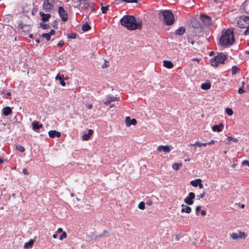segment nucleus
Returning <instances> with one entry per match:
<instances>
[{
	"label": "nucleus",
	"instance_id": "473e14b6",
	"mask_svg": "<svg viewBox=\"0 0 249 249\" xmlns=\"http://www.w3.org/2000/svg\"><path fill=\"white\" fill-rule=\"evenodd\" d=\"M225 111L226 113L229 116H231L233 114V111L231 108H227Z\"/></svg>",
	"mask_w": 249,
	"mask_h": 249
},
{
	"label": "nucleus",
	"instance_id": "9b49d317",
	"mask_svg": "<svg viewBox=\"0 0 249 249\" xmlns=\"http://www.w3.org/2000/svg\"><path fill=\"white\" fill-rule=\"evenodd\" d=\"M33 129L35 131L38 132L40 128H42L43 125L42 124H39L38 122L36 121H34L32 123Z\"/></svg>",
	"mask_w": 249,
	"mask_h": 249
},
{
	"label": "nucleus",
	"instance_id": "603ef678",
	"mask_svg": "<svg viewBox=\"0 0 249 249\" xmlns=\"http://www.w3.org/2000/svg\"><path fill=\"white\" fill-rule=\"evenodd\" d=\"M55 33V31L54 30H52L50 33H49V34L51 36V35H54Z\"/></svg>",
	"mask_w": 249,
	"mask_h": 249
},
{
	"label": "nucleus",
	"instance_id": "79ce46f5",
	"mask_svg": "<svg viewBox=\"0 0 249 249\" xmlns=\"http://www.w3.org/2000/svg\"><path fill=\"white\" fill-rule=\"evenodd\" d=\"M108 10V6H102L101 8L102 12L103 14H106Z\"/></svg>",
	"mask_w": 249,
	"mask_h": 249
},
{
	"label": "nucleus",
	"instance_id": "49530a36",
	"mask_svg": "<svg viewBox=\"0 0 249 249\" xmlns=\"http://www.w3.org/2000/svg\"><path fill=\"white\" fill-rule=\"evenodd\" d=\"M238 92L239 94H242V93H244L245 92V91L244 90V88L241 87L239 89Z\"/></svg>",
	"mask_w": 249,
	"mask_h": 249
},
{
	"label": "nucleus",
	"instance_id": "774afa93",
	"mask_svg": "<svg viewBox=\"0 0 249 249\" xmlns=\"http://www.w3.org/2000/svg\"><path fill=\"white\" fill-rule=\"evenodd\" d=\"M128 120H129V121H131V119H130V118L129 117H127L126 118L125 121L126 122H128Z\"/></svg>",
	"mask_w": 249,
	"mask_h": 249
},
{
	"label": "nucleus",
	"instance_id": "4be33fe9",
	"mask_svg": "<svg viewBox=\"0 0 249 249\" xmlns=\"http://www.w3.org/2000/svg\"><path fill=\"white\" fill-rule=\"evenodd\" d=\"M242 7L246 13L249 14V1H245L242 5Z\"/></svg>",
	"mask_w": 249,
	"mask_h": 249
},
{
	"label": "nucleus",
	"instance_id": "2f4dec72",
	"mask_svg": "<svg viewBox=\"0 0 249 249\" xmlns=\"http://www.w3.org/2000/svg\"><path fill=\"white\" fill-rule=\"evenodd\" d=\"M42 37L45 38L47 41L51 39V36L49 33H44L42 35Z\"/></svg>",
	"mask_w": 249,
	"mask_h": 249
},
{
	"label": "nucleus",
	"instance_id": "4c0bfd02",
	"mask_svg": "<svg viewBox=\"0 0 249 249\" xmlns=\"http://www.w3.org/2000/svg\"><path fill=\"white\" fill-rule=\"evenodd\" d=\"M83 4H84V7H83V9L84 10L89 9V7L90 6V5L91 4L90 3L88 2V1L84 3Z\"/></svg>",
	"mask_w": 249,
	"mask_h": 249
},
{
	"label": "nucleus",
	"instance_id": "6ab92c4d",
	"mask_svg": "<svg viewBox=\"0 0 249 249\" xmlns=\"http://www.w3.org/2000/svg\"><path fill=\"white\" fill-rule=\"evenodd\" d=\"M163 66L167 69H171L173 67L174 64L171 61L164 60Z\"/></svg>",
	"mask_w": 249,
	"mask_h": 249
},
{
	"label": "nucleus",
	"instance_id": "423d86ee",
	"mask_svg": "<svg viewBox=\"0 0 249 249\" xmlns=\"http://www.w3.org/2000/svg\"><path fill=\"white\" fill-rule=\"evenodd\" d=\"M200 18L202 23L206 26H209L212 24L211 18L205 15H201Z\"/></svg>",
	"mask_w": 249,
	"mask_h": 249
},
{
	"label": "nucleus",
	"instance_id": "338daca9",
	"mask_svg": "<svg viewBox=\"0 0 249 249\" xmlns=\"http://www.w3.org/2000/svg\"><path fill=\"white\" fill-rule=\"evenodd\" d=\"M207 145V143H201V146H205Z\"/></svg>",
	"mask_w": 249,
	"mask_h": 249
},
{
	"label": "nucleus",
	"instance_id": "0e129e2a",
	"mask_svg": "<svg viewBox=\"0 0 249 249\" xmlns=\"http://www.w3.org/2000/svg\"><path fill=\"white\" fill-rule=\"evenodd\" d=\"M68 79H69L68 76L64 77V76L63 75V80H67Z\"/></svg>",
	"mask_w": 249,
	"mask_h": 249
},
{
	"label": "nucleus",
	"instance_id": "052dcab7",
	"mask_svg": "<svg viewBox=\"0 0 249 249\" xmlns=\"http://www.w3.org/2000/svg\"><path fill=\"white\" fill-rule=\"evenodd\" d=\"M11 95L10 92H7L6 94V98H8V96H10Z\"/></svg>",
	"mask_w": 249,
	"mask_h": 249
},
{
	"label": "nucleus",
	"instance_id": "393cba45",
	"mask_svg": "<svg viewBox=\"0 0 249 249\" xmlns=\"http://www.w3.org/2000/svg\"><path fill=\"white\" fill-rule=\"evenodd\" d=\"M91 27L88 23H85L82 27V30L83 32H87L90 29Z\"/></svg>",
	"mask_w": 249,
	"mask_h": 249
},
{
	"label": "nucleus",
	"instance_id": "864d4df0",
	"mask_svg": "<svg viewBox=\"0 0 249 249\" xmlns=\"http://www.w3.org/2000/svg\"><path fill=\"white\" fill-rule=\"evenodd\" d=\"M214 143H215V141L213 140H212L210 142H207V144L211 145V144H213Z\"/></svg>",
	"mask_w": 249,
	"mask_h": 249
},
{
	"label": "nucleus",
	"instance_id": "6e6d98bb",
	"mask_svg": "<svg viewBox=\"0 0 249 249\" xmlns=\"http://www.w3.org/2000/svg\"><path fill=\"white\" fill-rule=\"evenodd\" d=\"M63 232V230H62V228H58V229H57V231H56V232H57V233H60V232Z\"/></svg>",
	"mask_w": 249,
	"mask_h": 249
},
{
	"label": "nucleus",
	"instance_id": "4468645a",
	"mask_svg": "<svg viewBox=\"0 0 249 249\" xmlns=\"http://www.w3.org/2000/svg\"><path fill=\"white\" fill-rule=\"evenodd\" d=\"M224 128V125L222 124H220L219 125H215L212 127L213 131L214 132H220L222 131Z\"/></svg>",
	"mask_w": 249,
	"mask_h": 249
},
{
	"label": "nucleus",
	"instance_id": "09e8293b",
	"mask_svg": "<svg viewBox=\"0 0 249 249\" xmlns=\"http://www.w3.org/2000/svg\"><path fill=\"white\" fill-rule=\"evenodd\" d=\"M22 172L24 175H28L29 174V172L28 171L27 169L26 168H23L22 170Z\"/></svg>",
	"mask_w": 249,
	"mask_h": 249
},
{
	"label": "nucleus",
	"instance_id": "69168bd1",
	"mask_svg": "<svg viewBox=\"0 0 249 249\" xmlns=\"http://www.w3.org/2000/svg\"><path fill=\"white\" fill-rule=\"evenodd\" d=\"M3 159H1V158H0V164H2V163H3Z\"/></svg>",
	"mask_w": 249,
	"mask_h": 249
},
{
	"label": "nucleus",
	"instance_id": "4d7b16f0",
	"mask_svg": "<svg viewBox=\"0 0 249 249\" xmlns=\"http://www.w3.org/2000/svg\"><path fill=\"white\" fill-rule=\"evenodd\" d=\"M201 214L202 215H205L206 214V211L205 210H202Z\"/></svg>",
	"mask_w": 249,
	"mask_h": 249
},
{
	"label": "nucleus",
	"instance_id": "bf43d9fd",
	"mask_svg": "<svg viewBox=\"0 0 249 249\" xmlns=\"http://www.w3.org/2000/svg\"><path fill=\"white\" fill-rule=\"evenodd\" d=\"M53 237L54 239H56L57 238V234L55 233L53 235Z\"/></svg>",
	"mask_w": 249,
	"mask_h": 249
},
{
	"label": "nucleus",
	"instance_id": "c9c22d12",
	"mask_svg": "<svg viewBox=\"0 0 249 249\" xmlns=\"http://www.w3.org/2000/svg\"><path fill=\"white\" fill-rule=\"evenodd\" d=\"M138 208L140 209H141V210L144 209V208H145V203L143 201H142V202H140L139 205H138Z\"/></svg>",
	"mask_w": 249,
	"mask_h": 249
},
{
	"label": "nucleus",
	"instance_id": "cd10ccee",
	"mask_svg": "<svg viewBox=\"0 0 249 249\" xmlns=\"http://www.w3.org/2000/svg\"><path fill=\"white\" fill-rule=\"evenodd\" d=\"M239 71H240V69L239 68H238L236 66H232V69H231V74L232 75H235L237 73V72H239Z\"/></svg>",
	"mask_w": 249,
	"mask_h": 249
},
{
	"label": "nucleus",
	"instance_id": "de8ad7c7",
	"mask_svg": "<svg viewBox=\"0 0 249 249\" xmlns=\"http://www.w3.org/2000/svg\"><path fill=\"white\" fill-rule=\"evenodd\" d=\"M64 44V42L63 40H60L58 44H57V46H59V47H62Z\"/></svg>",
	"mask_w": 249,
	"mask_h": 249
},
{
	"label": "nucleus",
	"instance_id": "72a5a7b5",
	"mask_svg": "<svg viewBox=\"0 0 249 249\" xmlns=\"http://www.w3.org/2000/svg\"><path fill=\"white\" fill-rule=\"evenodd\" d=\"M231 236L234 240L239 239L238 234L237 233L233 232L231 234Z\"/></svg>",
	"mask_w": 249,
	"mask_h": 249
},
{
	"label": "nucleus",
	"instance_id": "a18cd8bd",
	"mask_svg": "<svg viewBox=\"0 0 249 249\" xmlns=\"http://www.w3.org/2000/svg\"><path fill=\"white\" fill-rule=\"evenodd\" d=\"M242 165H247L249 167V161L248 160H244L242 162Z\"/></svg>",
	"mask_w": 249,
	"mask_h": 249
},
{
	"label": "nucleus",
	"instance_id": "f03ea898",
	"mask_svg": "<svg viewBox=\"0 0 249 249\" xmlns=\"http://www.w3.org/2000/svg\"><path fill=\"white\" fill-rule=\"evenodd\" d=\"M234 42L233 31L230 29H227L223 32L222 35L220 38V43L225 47L230 46Z\"/></svg>",
	"mask_w": 249,
	"mask_h": 249
},
{
	"label": "nucleus",
	"instance_id": "9d476101",
	"mask_svg": "<svg viewBox=\"0 0 249 249\" xmlns=\"http://www.w3.org/2000/svg\"><path fill=\"white\" fill-rule=\"evenodd\" d=\"M157 150L159 152L163 151L165 153H169L171 151V146L168 145L165 146L160 145L157 147Z\"/></svg>",
	"mask_w": 249,
	"mask_h": 249
},
{
	"label": "nucleus",
	"instance_id": "f704fd0d",
	"mask_svg": "<svg viewBox=\"0 0 249 249\" xmlns=\"http://www.w3.org/2000/svg\"><path fill=\"white\" fill-rule=\"evenodd\" d=\"M227 140H228V141H229V142H230V141H233V142H238V139H237L235 138H233V137H231V136L228 137L227 138Z\"/></svg>",
	"mask_w": 249,
	"mask_h": 249
},
{
	"label": "nucleus",
	"instance_id": "ea45409f",
	"mask_svg": "<svg viewBox=\"0 0 249 249\" xmlns=\"http://www.w3.org/2000/svg\"><path fill=\"white\" fill-rule=\"evenodd\" d=\"M76 34L71 33L68 35V37L71 39H75L76 38Z\"/></svg>",
	"mask_w": 249,
	"mask_h": 249
},
{
	"label": "nucleus",
	"instance_id": "a211bd4d",
	"mask_svg": "<svg viewBox=\"0 0 249 249\" xmlns=\"http://www.w3.org/2000/svg\"><path fill=\"white\" fill-rule=\"evenodd\" d=\"M3 114L5 116H7L11 114L12 112L11 108L10 107H7L3 108Z\"/></svg>",
	"mask_w": 249,
	"mask_h": 249
},
{
	"label": "nucleus",
	"instance_id": "f3484780",
	"mask_svg": "<svg viewBox=\"0 0 249 249\" xmlns=\"http://www.w3.org/2000/svg\"><path fill=\"white\" fill-rule=\"evenodd\" d=\"M93 131L92 129L88 130V134H85L82 136V139L85 141H88L89 139L90 136L93 134Z\"/></svg>",
	"mask_w": 249,
	"mask_h": 249
},
{
	"label": "nucleus",
	"instance_id": "1a4fd4ad",
	"mask_svg": "<svg viewBox=\"0 0 249 249\" xmlns=\"http://www.w3.org/2000/svg\"><path fill=\"white\" fill-rule=\"evenodd\" d=\"M195 197V194L193 192L189 193L188 196L184 199V202L188 205H192L194 203L193 199Z\"/></svg>",
	"mask_w": 249,
	"mask_h": 249
},
{
	"label": "nucleus",
	"instance_id": "ddd939ff",
	"mask_svg": "<svg viewBox=\"0 0 249 249\" xmlns=\"http://www.w3.org/2000/svg\"><path fill=\"white\" fill-rule=\"evenodd\" d=\"M49 136L52 138H54L55 137L58 138L61 136L60 132L56 130H50L49 133Z\"/></svg>",
	"mask_w": 249,
	"mask_h": 249
},
{
	"label": "nucleus",
	"instance_id": "c03bdc74",
	"mask_svg": "<svg viewBox=\"0 0 249 249\" xmlns=\"http://www.w3.org/2000/svg\"><path fill=\"white\" fill-rule=\"evenodd\" d=\"M191 145H196L198 147H201V143L200 142H199L198 141H196V142L194 143V144H191Z\"/></svg>",
	"mask_w": 249,
	"mask_h": 249
},
{
	"label": "nucleus",
	"instance_id": "7c9ffc66",
	"mask_svg": "<svg viewBox=\"0 0 249 249\" xmlns=\"http://www.w3.org/2000/svg\"><path fill=\"white\" fill-rule=\"evenodd\" d=\"M127 125L129 126L131 124L135 125L137 124V121L135 119H132L131 120L130 122L129 123L128 122H126Z\"/></svg>",
	"mask_w": 249,
	"mask_h": 249
},
{
	"label": "nucleus",
	"instance_id": "412c9836",
	"mask_svg": "<svg viewBox=\"0 0 249 249\" xmlns=\"http://www.w3.org/2000/svg\"><path fill=\"white\" fill-rule=\"evenodd\" d=\"M185 32V28L181 26V27H179L176 31L175 34L176 35L181 36L184 34Z\"/></svg>",
	"mask_w": 249,
	"mask_h": 249
},
{
	"label": "nucleus",
	"instance_id": "f257e3e1",
	"mask_svg": "<svg viewBox=\"0 0 249 249\" xmlns=\"http://www.w3.org/2000/svg\"><path fill=\"white\" fill-rule=\"evenodd\" d=\"M121 24L129 30L141 29L142 27L141 21H137L132 16H124L120 20Z\"/></svg>",
	"mask_w": 249,
	"mask_h": 249
},
{
	"label": "nucleus",
	"instance_id": "e433bc0d",
	"mask_svg": "<svg viewBox=\"0 0 249 249\" xmlns=\"http://www.w3.org/2000/svg\"><path fill=\"white\" fill-rule=\"evenodd\" d=\"M17 149L21 152H23L25 151V148L23 146L21 145H17L16 146Z\"/></svg>",
	"mask_w": 249,
	"mask_h": 249
},
{
	"label": "nucleus",
	"instance_id": "39448f33",
	"mask_svg": "<svg viewBox=\"0 0 249 249\" xmlns=\"http://www.w3.org/2000/svg\"><path fill=\"white\" fill-rule=\"evenodd\" d=\"M249 17L241 16L237 21V24L240 28L247 29L248 24L249 22Z\"/></svg>",
	"mask_w": 249,
	"mask_h": 249
},
{
	"label": "nucleus",
	"instance_id": "8fccbe9b",
	"mask_svg": "<svg viewBox=\"0 0 249 249\" xmlns=\"http://www.w3.org/2000/svg\"><path fill=\"white\" fill-rule=\"evenodd\" d=\"M57 25H58L57 21L56 20L54 21L53 24V27L55 29H57Z\"/></svg>",
	"mask_w": 249,
	"mask_h": 249
},
{
	"label": "nucleus",
	"instance_id": "c756f323",
	"mask_svg": "<svg viewBox=\"0 0 249 249\" xmlns=\"http://www.w3.org/2000/svg\"><path fill=\"white\" fill-rule=\"evenodd\" d=\"M238 234L239 239H240V238L245 239L247 236L246 233L244 231H239Z\"/></svg>",
	"mask_w": 249,
	"mask_h": 249
},
{
	"label": "nucleus",
	"instance_id": "680f3d73",
	"mask_svg": "<svg viewBox=\"0 0 249 249\" xmlns=\"http://www.w3.org/2000/svg\"><path fill=\"white\" fill-rule=\"evenodd\" d=\"M147 204H148L149 205H151L152 204V201L151 200H149L147 202Z\"/></svg>",
	"mask_w": 249,
	"mask_h": 249
},
{
	"label": "nucleus",
	"instance_id": "f8f14e48",
	"mask_svg": "<svg viewBox=\"0 0 249 249\" xmlns=\"http://www.w3.org/2000/svg\"><path fill=\"white\" fill-rule=\"evenodd\" d=\"M119 97H114L112 96H108L107 97L106 101L104 102V104L108 105L111 102L119 101Z\"/></svg>",
	"mask_w": 249,
	"mask_h": 249
},
{
	"label": "nucleus",
	"instance_id": "aec40b11",
	"mask_svg": "<svg viewBox=\"0 0 249 249\" xmlns=\"http://www.w3.org/2000/svg\"><path fill=\"white\" fill-rule=\"evenodd\" d=\"M35 242L34 239H30L29 242H26L24 245V248L28 249H30L33 247V245Z\"/></svg>",
	"mask_w": 249,
	"mask_h": 249
},
{
	"label": "nucleus",
	"instance_id": "37998d69",
	"mask_svg": "<svg viewBox=\"0 0 249 249\" xmlns=\"http://www.w3.org/2000/svg\"><path fill=\"white\" fill-rule=\"evenodd\" d=\"M205 195V193L203 192L202 194H200L199 195L197 196V198L198 200L203 198Z\"/></svg>",
	"mask_w": 249,
	"mask_h": 249
},
{
	"label": "nucleus",
	"instance_id": "a19ab883",
	"mask_svg": "<svg viewBox=\"0 0 249 249\" xmlns=\"http://www.w3.org/2000/svg\"><path fill=\"white\" fill-rule=\"evenodd\" d=\"M67 237V233L65 231H63L61 234V235L59 237V239L60 240H62L64 238H66Z\"/></svg>",
	"mask_w": 249,
	"mask_h": 249
},
{
	"label": "nucleus",
	"instance_id": "20e7f679",
	"mask_svg": "<svg viewBox=\"0 0 249 249\" xmlns=\"http://www.w3.org/2000/svg\"><path fill=\"white\" fill-rule=\"evenodd\" d=\"M163 19L164 23L167 25H172L175 20L174 16L170 10H165L162 12Z\"/></svg>",
	"mask_w": 249,
	"mask_h": 249
},
{
	"label": "nucleus",
	"instance_id": "3c124183",
	"mask_svg": "<svg viewBox=\"0 0 249 249\" xmlns=\"http://www.w3.org/2000/svg\"><path fill=\"white\" fill-rule=\"evenodd\" d=\"M200 209H201V206H197L196 207V214L197 215L198 214V213L200 211Z\"/></svg>",
	"mask_w": 249,
	"mask_h": 249
},
{
	"label": "nucleus",
	"instance_id": "b1692460",
	"mask_svg": "<svg viewBox=\"0 0 249 249\" xmlns=\"http://www.w3.org/2000/svg\"><path fill=\"white\" fill-rule=\"evenodd\" d=\"M192 209L190 206H186L185 208H182L181 210V213H190L191 212Z\"/></svg>",
	"mask_w": 249,
	"mask_h": 249
},
{
	"label": "nucleus",
	"instance_id": "5701e85b",
	"mask_svg": "<svg viewBox=\"0 0 249 249\" xmlns=\"http://www.w3.org/2000/svg\"><path fill=\"white\" fill-rule=\"evenodd\" d=\"M202 182V180L200 178L196 179V180H192L191 181V184L194 187H197L200 183Z\"/></svg>",
	"mask_w": 249,
	"mask_h": 249
},
{
	"label": "nucleus",
	"instance_id": "e2e57ef3",
	"mask_svg": "<svg viewBox=\"0 0 249 249\" xmlns=\"http://www.w3.org/2000/svg\"><path fill=\"white\" fill-rule=\"evenodd\" d=\"M88 107L89 109H90L92 107V105L91 104H89V105Z\"/></svg>",
	"mask_w": 249,
	"mask_h": 249
},
{
	"label": "nucleus",
	"instance_id": "2eb2a0df",
	"mask_svg": "<svg viewBox=\"0 0 249 249\" xmlns=\"http://www.w3.org/2000/svg\"><path fill=\"white\" fill-rule=\"evenodd\" d=\"M39 15L41 17V19L43 21H48L51 17L50 14H45L42 12H39Z\"/></svg>",
	"mask_w": 249,
	"mask_h": 249
},
{
	"label": "nucleus",
	"instance_id": "13d9d810",
	"mask_svg": "<svg viewBox=\"0 0 249 249\" xmlns=\"http://www.w3.org/2000/svg\"><path fill=\"white\" fill-rule=\"evenodd\" d=\"M198 186H199V188H200V189H202L203 188V185L201 183V182L200 183Z\"/></svg>",
	"mask_w": 249,
	"mask_h": 249
},
{
	"label": "nucleus",
	"instance_id": "58836bf2",
	"mask_svg": "<svg viewBox=\"0 0 249 249\" xmlns=\"http://www.w3.org/2000/svg\"><path fill=\"white\" fill-rule=\"evenodd\" d=\"M95 4L94 3H91L90 6L89 7V12L91 13L95 10L94 8Z\"/></svg>",
	"mask_w": 249,
	"mask_h": 249
},
{
	"label": "nucleus",
	"instance_id": "0eeeda50",
	"mask_svg": "<svg viewBox=\"0 0 249 249\" xmlns=\"http://www.w3.org/2000/svg\"><path fill=\"white\" fill-rule=\"evenodd\" d=\"M54 4L53 0H44L43 6L45 10L49 11L53 9Z\"/></svg>",
	"mask_w": 249,
	"mask_h": 249
},
{
	"label": "nucleus",
	"instance_id": "dca6fc26",
	"mask_svg": "<svg viewBox=\"0 0 249 249\" xmlns=\"http://www.w3.org/2000/svg\"><path fill=\"white\" fill-rule=\"evenodd\" d=\"M63 74L60 75V73H58L55 76V80H59L60 84L62 86H65L66 85V83L63 79Z\"/></svg>",
	"mask_w": 249,
	"mask_h": 249
},
{
	"label": "nucleus",
	"instance_id": "bb28decb",
	"mask_svg": "<svg viewBox=\"0 0 249 249\" xmlns=\"http://www.w3.org/2000/svg\"><path fill=\"white\" fill-rule=\"evenodd\" d=\"M201 88L204 90H207L211 88V84L210 83H203L201 84Z\"/></svg>",
	"mask_w": 249,
	"mask_h": 249
},
{
	"label": "nucleus",
	"instance_id": "a878e982",
	"mask_svg": "<svg viewBox=\"0 0 249 249\" xmlns=\"http://www.w3.org/2000/svg\"><path fill=\"white\" fill-rule=\"evenodd\" d=\"M182 165L181 163H174L172 165V168L175 170H178Z\"/></svg>",
	"mask_w": 249,
	"mask_h": 249
},
{
	"label": "nucleus",
	"instance_id": "c85d7f7f",
	"mask_svg": "<svg viewBox=\"0 0 249 249\" xmlns=\"http://www.w3.org/2000/svg\"><path fill=\"white\" fill-rule=\"evenodd\" d=\"M40 26L41 28L43 29H47L50 28V25L48 24L45 23L44 22H41L39 23Z\"/></svg>",
	"mask_w": 249,
	"mask_h": 249
},
{
	"label": "nucleus",
	"instance_id": "5fc2aeb1",
	"mask_svg": "<svg viewBox=\"0 0 249 249\" xmlns=\"http://www.w3.org/2000/svg\"><path fill=\"white\" fill-rule=\"evenodd\" d=\"M108 233V231H107V230H105L104 231H103V234H101L100 235H99L100 237H101L102 236H104L105 235V234H107Z\"/></svg>",
	"mask_w": 249,
	"mask_h": 249
},
{
	"label": "nucleus",
	"instance_id": "7ed1b4c3",
	"mask_svg": "<svg viewBox=\"0 0 249 249\" xmlns=\"http://www.w3.org/2000/svg\"><path fill=\"white\" fill-rule=\"evenodd\" d=\"M227 59V55L223 53H219L212 59L211 64L213 67H217L220 64H224Z\"/></svg>",
	"mask_w": 249,
	"mask_h": 249
},
{
	"label": "nucleus",
	"instance_id": "6e6552de",
	"mask_svg": "<svg viewBox=\"0 0 249 249\" xmlns=\"http://www.w3.org/2000/svg\"><path fill=\"white\" fill-rule=\"evenodd\" d=\"M58 12L63 21H66L68 20V14L62 7L60 6L58 8Z\"/></svg>",
	"mask_w": 249,
	"mask_h": 249
}]
</instances>
